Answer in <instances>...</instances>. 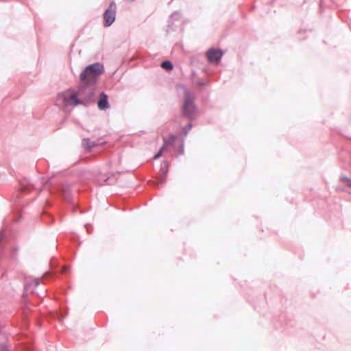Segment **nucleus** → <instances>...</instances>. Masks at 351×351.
<instances>
[{
	"instance_id": "nucleus-1",
	"label": "nucleus",
	"mask_w": 351,
	"mask_h": 351,
	"mask_svg": "<svg viewBox=\"0 0 351 351\" xmlns=\"http://www.w3.org/2000/svg\"><path fill=\"white\" fill-rule=\"evenodd\" d=\"M93 95V88L90 86H81L77 92L67 90L60 93L57 104L63 107L86 104Z\"/></svg>"
},
{
	"instance_id": "nucleus-2",
	"label": "nucleus",
	"mask_w": 351,
	"mask_h": 351,
	"mask_svg": "<svg viewBox=\"0 0 351 351\" xmlns=\"http://www.w3.org/2000/svg\"><path fill=\"white\" fill-rule=\"evenodd\" d=\"M104 72V67L99 63H95L87 66L80 74V80L82 83L87 85L94 83L97 77Z\"/></svg>"
},
{
	"instance_id": "nucleus-3",
	"label": "nucleus",
	"mask_w": 351,
	"mask_h": 351,
	"mask_svg": "<svg viewBox=\"0 0 351 351\" xmlns=\"http://www.w3.org/2000/svg\"><path fill=\"white\" fill-rule=\"evenodd\" d=\"M116 3L112 1L104 14V25L105 27H109L114 23L116 16Z\"/></svg>"
},
{
	"instance_id": "nucleus-4",
	"label": "nucleus",
	"mask_w": 351,
	"mask_h": 351,
	"mask_svg": "<svg viewBox=\"0 0 351 351\" xmlns=\"http://www.w3.org/2000/svg\"><path fill=\"white\" fill-rule=\"evenodd\" d=\"M193 100V96L189 92H186L182 110L184 114L188 117H191L195 112Z\"/></svg>"
},
{
	"instance_id": "nucleus-5",
	"label": "nucleus",
	"mask_w": 351,
	"mask_h": 351,
	"mask_svg": "<svg viewBox=\"0 0 351 351\" xmlns=\"http://www.w3.org/2000/svg\"><path fill=\"white\" fill-rule=\"evenodd\" d=\"M176 136L171 134L167 138H163V145L159 152L154 156V159L159 158L169 146L173 145L176 142Z\"/></svg>"
},
{
	"instance_id": "nucleus-6",
	"label": "nucleus",
	"mask_w": 351,
	"mask_h": 351,
	"mask_svg": "<svg viewBox=\"0 0 351 351\" xmlns=\"http://www.w3.org/2000/svg\"><path fill=\"white\" fill-rule=\"evenodd\" d=\"M223 56L221 50L210 49L206 53V56L209 62H218Z\"/></svg>"
},
{
	"instance_id": "nucleus-7",
	"label": "nucleus",
	"mask_w": 351,
	"mask_h": 351,
	"mask_svg": "<svg viewBox=\"0 0 351 351\" xmlns=\"http://www.w3.org/2000/svg\"><path fill=\"white\" fill-rule=\"evenodd\" d=\"M98 108L100 110H106L109 108L108 96L104 93H101L100 95V98L98 101Z\"/></svg>"
},
{
	"instance_id": "nucleus-8",
	"label": "nucleus",
	"mask_w": 351,
	"mask_h": 351,
	"mask_svg": "<svg viewBox=\"0 0 351 351\" xmlns=\"http://www.w3.org/2000/svg\"><path fill=\"white\" fill-rule=\"evenodd\" d=\"M162 68L166 70L171 71L173 69V64L169 61L162 62L161 64Z\"/></svg>"
},
{
	"instance_id": "nucleus-9",
	"label": "nucleus",
	"mask_w": 351,
	"mask_h": 351,
	"mask_svg": "<svg viewBox=\"0 0 351 351\" xmlns=\"http://www.w3.org/2000/svg\"><path fill=\"white\" fill-rule=\"evenodd\" d=\"M84 145L88 149L91 148L92 147L95 146L94 143L90 142L88 140H84Z\"/></svg>"
},
{
	"instance_id": "nucleus-10",
	"label": "nucleus",
	"mask_w": 351,
	"mask_h": 351,
	"mask_svg": "<svg viewBox=\"0 0 351 351\" xmlns=\"http://www.w3.org/2000/svg\"><path fill=\"white\" fill-rule=\"evenodd\" d=\"M341 181L346 184L347 186L351 187V180L346 177L341 178Z\"/></svg>"
},
{
	"instance_id": "nucleus-11",
	"label": "nucleus",
	"mask_w": 351,
	"mask_h": 351,
	"mask_svg": "<svg viewBox=\"0 0 351 351\" xmlns=\"http://www.w3.org/2000/svg\"><path fill=\"white\" fill-rule=\"evenodd\" d=\"M0 351H8L6 347L3 345L0 346Z\"/></svg>"
},
{
	"instance_id": "nucleus-12",
	"label": "nucleus",
	"mask_w": 351,
	"mask_h": 351,
	"mask_svg": "<svg viewBox=\"0 0 351 351\" xmlns=\"http://www.w3.org/2000/svg\"><path fill=\"white\" fill-rule=\"evenodd\" d=\"M67 269V267H64L62 269V272H65L66 270Z\"/></svg>"
}]
</instances>
